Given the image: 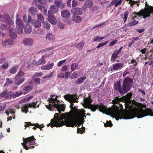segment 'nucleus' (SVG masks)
Segmentation results:
<instances>
[{
	"instance_id": "f257e3e1",
	"label": "nucleus",
	"mask_w": 153,
	"mask_h": 153,
	"mask_svg": "<svg viewBox=\"0 0 153 153\" xmlns=\"http://www.w3.org/2000/svg\"><path fill=\"white\" fill-rule=\"evenodd\" d=\"M59 114L56 113L53 119L51 120V123L47 125L51 127H60L63 125L67 127H73L76 125H81L83 123L85 118L81 115H76L73 120L70 117L69 115L67 113H62L59 117Z\"/></svg>"
},
{
	"instance_id": "e2e57ef3",
	"label": "nucleus",
	"mask_w": 153,
	"mask_h": 153,
	"mask_svg": "<svg viewBox=\"0 0 153 153\" xmlns=\"http://www.w3.org/2000/svg\"><path fill=\"white\" fill-rule=\"evenodd\" d=\"M130 63L133 64V65L134 67H135L137 65L136 61L134 59H132Z\"/></svg>"
},
{
	"instance_id": "864d4df0",
	"label": "nucleus",
	"mask_w": 153,
	"mask_h": 153,
	"mask_svg": "<svg viewBox=\"0 0 153 153\" xmlns=\"http://www.w3.org/2000/svg\"><path fill=\"white\" fill-rule=\"evenodd\" d=\"M138 23V22L134 20L133 21L130 22L128 23V25L129 26H133L135 25Z\"/></svg>"
},
{
	"instance_id": "69168bd1",
	"label": "nucleus",
	"mask_w": 153,
	"mask_h": 153,
	"mask_svg": "<svg viewBox=\"0 0 153 153\" xmlns=\"http://www.w3.org/2000/svg\"><path fill=\"white\" fill-rule=\"evenodd\" d=\"M34 81L38 84H39L40 82L41 79L40 78H35L34 79Z\"/></svg>"
},
{
	"instance_id": "1a4fd4ad",
	"label": "nucleus",
	"mask_w": 153,
	"mask_h": 153,
	"mask_svg": "<svg viewBox=\"0 0 153 153\" xmlns=\"http://www.w3.org/2000/svg\"><path fill=\"white\" fill-rule=\"evenodd\" d=\"M25 74L24 72L21 69L19 70L18 73L15 77L14 84L17 85H19L22 84L25 80L24 78H22Z\"/></svg>"
},
{
	"instance_id": "f3484780",
	"label": "nucleus",
	"mask_w": 153,
	"mask_h": 153,
	"mask_svg": "<svg viewBox=\"0 0 153 153\" xmlns=\"http://www.w3.org/2000/svg\"><path fill=\"white\" fill-rule=\"evenodd\" d=\"M14 43L13 40L11 39H6L2 42V45L3 46H7L13 44Z\"/></svg>"
},
{
	"instance_id": "423d86ee",
	"label": "nucleus",
	"mask_w": 153,
	"mask_h": 153,
	"mask_svg": "<svg viewBox=\"0 0 153 153\" xmlns=\"http://www.w3.org/2000/svg\"><path fill=\"white\" fill-rule=\"evenodd\" d=\"M151 13H153V7L150 6V8L147 10L145 9L144 10L141 9L139 12H134L133 13V16L131 19H132L137 18V16L140 17V16H143V18L146 19L147 17H149L150 16Z\"/></svg>"
},
{
	"instance_id": "412c9836",
	"label": "nucleus",
	"mask_w": 153,
	"mask_h": 153,
	"mask_svg": "<svg viewBox=\"0 0 153 153\" xmlns=\"http://www.w3.org/2000/svg\"><path fill=\"white\" fill-rule=\"evenodd\" d=\"M54 66V64L52 63L50 64L47 65L42 66L41 67V69L44 70H49L51 69Z\"/></svg>"
},
{
	"instance_id": "603ef678",
	"label": "nucleus",
	"mask_w": 153,
	"mask_h": 153,
	"mask_svg": "<svg viewBox=\"0 0 153 153\" xmlns=\"http://www.w3.org/2000/svg\"><path fill=\"white\" fill-rule=\"evenodd\" d=\"M9 65L8 63H5L1 66V68L4 69H7Z\"/></svg>"
},
{
	"instance_id": "8fccbe9b",
	"label": "nucleus",
	"mask_w": 153,
	"mask_h": 153,
	"mask_svg": "<svg viewBox=\"0 0 153 153\" xmlns=\"http://www.w3.org/2000/svg\"><path fill=\"white\" fill-rule=\"evenodd\" d=\"M108 43V41L105 42H104L101 43H99L96 47V48L98 49L100 47H102L103 46L106 45Z\"/></svg>"
},
{
	"instance_id": "c756f323",
	"label": "nucleus",
	"mask_w": 153,
	"mask_h": 153,
	"mask_svg": "<svg viewBox=\"0 0 153 153\" xmlns=\"http://www.w3.org/2000/svg\"><path fill=\"white\" fill-rule=\"evenodd\" d=\"M54 3L56 6L62 9L64 8L65 6L64 3L57 1H54Z\"/></svg>"
},
{
	"instance_id": "338daca9",
	"label": "nucleus",
	"mask_w": 153,
	"mask_h": 153,
	"mask_svg": "<svg viewBox=\"0 0 153 153\" xmlns=\"http://www.w3.org/2000/svg\"><path fill=\"white\" fill-rule=\"evenodd\" d=\"M42 72L36 73L34 74V76L35 77H40L42 75Z\"/></svg>"
},
{
	"instance_id": "2f4dec72",
	"label": "nucleus",
	"mask_w": 153,
	"mask_h": 153,
	"mask_svg": "<svg viewBox=\"0 0 153 153\" xmlns=\"http://www.w3.org/2000/svg\"><path fill=\"white\" fill-rule=\"evenodd\" d=\"M55 38V36L52 33H48L46 35V39L49 41L53 40Z\"/></svg>"
},
{
	"instance_id": "6ab92c4d",
	"label": "nucleus",
	"mask_w": 153,
	"mask_h": 153,
	"mask_svg": "<svg viewBox=\"0 0 153 153\" xmlns=\"http://www.w3.org/2000/svg\"><path fill=\"white\" fill-rule=\"evenodd\" d=\"M29 13L33 16L36 15L38 13V11L36 8L31 7L28 10Z\"/></svg>"
},
{
	"instance_id": "774afa93",
	"label": "nucleus",
	"mask_w": 153,
	"mask_h": 153,
	"mask_svg": "<svg viewBox=\"0 0 153 153\" xmlns=\"http://www.w3.org/2000/svg\"><path fill=\"white\" fill-rule=\"evenodd\" d=\"M57 77L59 78H64V74L63 73H60L59 74L57 75Z\"/></svg>"
},
{
	"instance_id": "f704fd0d",
	"label": "nucleus",
	"mask_w": 153,
	"mask_h": 153,
	"mask_svg": "<svg viewBox=\"0 0 153 153\" xmlns=\"http://www.w3.org/2000/svg\"><path fill=\"white\" fill-rule=\"evenodd\" d=\"M32 87L31 85H27L24 87L23 88V91H27V92H25L26 94L30 91L32 89Z\"/></svg>"
},
{
	"instance_id": "4c0bfd02",
	"label": "nucleus",
	"mask_w": 153,
	"mask_h": 153,
	"mask_svg": "<svg viewBox=\"0 0 153 153\" xmlns=\"http://www.w3.org/2000/svg\"><path fill=\"white\" fill-rule=\"evenodd\" d=\"M13 93L11 91L7 92V91L6 95H5V98H9L10 99L13 98Z\"/></svg>"
},
{
	"instance_id": "c03bdc74",
	"label": "nucleus",
	"mask_w": 153,
	"mask_h": 153,
	"mask_svg": "<svg viewBox=\"0 0 153 153\" xmlns=\"http://www.w3.org/2000/svg\"><path fill=\"white\" fill-rule=\"evenodd\" d=\"M129 14L128 12L126 11L124 13L123 15H124V18H123V19L124 20V23H125L128 18V15Z\"/></svg>"
},
{
	"instance_id": "3c124183",
	"label": "nucleus",
	"mask_w": 153,
	"mask_h": 153,
	"mask_svg": "<svg viewBox=\"0 0 153 153\" xmlns=\"http://www.w3.org/2000/svg\"><path fill=\"white\" fill-rule=\"evenodd\" d=\"M50 9L51 10L54 12H57L58 10V9L54 5H52L50 6Z\"/></svg>"
},
{
	"instance_id": "f03ea898",
	"label": "nucleus",
	"mask_w": 153,
	"mask_h": 153,
	"mask_svg": "<svg viewBox=\"0 0 153 153\" xmlns=\"http://www.w3.org/2000/svg\"><path fill=\"white\" fill-rule=\"evenodd\" d=\"M130 107L133 108V110L131 111H127L123 112H120L115 108H111V114L116 117L117 120L122 118L129 119L135 117L140 118L148 115L153 116V112L150 109L146 108L145 110L138 109L136 106H133V105H130Z\"/></svg>"
},
{
	"instance_id": "0e129e2a",
	"label": "nucleus",
	"mask_w": 153,
	"mask_h": 153,
	"mask_svg": "<svg viewBox=\"0 0 153 153\" xmlns=\"http://www.w3.org/2000/svg\"><path fill=\"white\" fill-rule=\"evenodd\" d=\"M65 62H66L65 59L60 61L59 62H58L57 65V66L58 67L61 66L62 65V64Z\"/></svg>"
},
{
	"instance_id": "c85d7f7f",
	"label": "nucleus",
	"mask_w": 153,
	"mask_h": 153,
	"mask_svg": "<svg viewBox=\"0 0 153 153\" xmlns=\"http://www.w3.org/2000/svg\"><path fill=\"white\" fill-rule=\"evenodd\" d=\"M13 93V98H15L16 97L20 96L22 94H26L25 92H22L21 91H16L15 93Z\"/></svg>"
},
{
	"instance_id": "72a5a7b5",
	"label": "nucleus",
	"mask_w": 153,
	"mask_h": 153,
	"mask_svg": "<svg viewBox=\"0 0 153 153\" xmlns=\"http://www.w3.org/2000/svg\"><path fill=\"white\" fill-rule=\"evenodd\" d=\"M105 38L104 37H100L98 36H94L93 39V41L94 42H100Z\"/></svg>"
},
{
	"instance_id": "0eeeda50",
	"label": "nucleus",
	"mask_w": 153,
	"mask_h": 153,
	"mask_svg": "<svg viewBox=\"0 0 153 153\" xmlns=\"http://www.w3.org/2000/svg\"><path fill=\"white\" fill-rule=\"evenodd\" d=\"M23 143H22V145L26 150L34 148L33 145H35V143L36 140L33 136L25 138H23Z\"/></svg>"
},
{
	"instance_id": "a211bd4d",
	"label": "nucleus",
	"mask_w": 153,
	"mask_h": 153,
	"mask_svg": "<svg viewBox=\"0 0 153 153\" xmlns=\"http://www.w3.org/2000/svg\"><path fill=\"white\" fill-rule=\"evenodd\" d=\"M9 33L10 37L12 39H15L17 37V33L14 29H10L9 30Z\"/></svg>"
},
{
	"instance_id": "37998d69",
	"label": "nucleus",
	"mask_w": 153,
	"mask_h": 153,
	"mask_svg": "<svg viewBox=\"0 0 153 153\" xmlns=\"http://www.w3.org/2000/svg\"><path fill=\"white\" fill-rule=\"evenodd\" d=\"M104 126L106 127H111L113 125L111 121H107L106 123L104 124Z\"/></svg>"
},
{
	"instance_id": "a18cd8bd",
	"label": "nucleus",
	"mask_w": 153,
	"mask_h": 153,
	"mask_svg": "<svg viewBox=\"0 0 153 153\" xmlns=\"http://www.w3.org/2000/svg\"><path fill=\"white\" fill-rule=\"evenodd\" d=\"M78 67V65L76 63H74L71 65V69L72 71L75 70Z\"/></svg>"
},
{
	"instance_id": "4468645a",
	"label": "nucleus",
	"mask_w": 153,
	"mask_h": 153,
	"mask_svg": "<svg viewBox=\"0 0 153 153\" xmlns=\"http://www.w3.org/2000/svg\"><path fill=\"white\" fill-rule=\"evenodd\" d=\"M33 41L30 38H25L23 41L24 44L26 46H31L33 44Z\"/></svg>"
},
{
	"instance_id": "dca6fc26",
	"label": "nucleus",
	"mask_w": 153,
	"mask_h": 153,
	"mask_svg": "<svg viewBox=\"0 0 153 153\" xmlns=\"http://www.w3.org/2000/svg\"><path fill=\"white\" fill-rule=\"evenodd\" d=\"M62 16L64 18H67L70 16V13L69 10H64L61 12Z\"/></svg>"
},
{
	"instance_id": "de8ad7c7",
	"label": "nucleus",
	"mask_w": 153,
	"mask_h": 153,
	"mask_svg": "<svg viewBox=\"0 0 153 153\" xmlns=\"http://www.w3.org/2000/svg\"><path fill=\"white\" fill-rule=\"evenodd\" d=\"M43 57V56L39 60L38 62H37V65H39L41 64H43L45 63L46 61L44 59Z\"/></svg>"
},
{
	"instance_id": "4be33fe9",
	"label": "nucleus",
	"mask_w": 153,
	"mask_h": 153,
	"mask_svg": "<svg viewBox=\"0 0 153 153\" xmlns=\"http://www.w3.org/2000/svg\"><path fill=\"white\" fill-rule=\"evenodd\" d=\"M48 21L52 24L56 25L57 23V21L54 16L51 15L48 18Z\"/></svg>"
},
{
	"instance_id": "7ed1b4c3",
	"label": "nucleus",
	"mask_w": 153,
	"mask_h": 153,
	"mask_svg": "<svg viewBox=\"0 0 153 153\" xmlns=\"http://www.w3.org/2000/svg\"><path fill=\"white\" fill-rule=\"evenodd\" d=\"M133 82L132 78L129 77H126L123 80L122 86L119 82L115 83L114 89L118 91L120 94L126 93L130 90Z\"/></svg>"
},
{
	"instance_id": "58836bf2",
	"label": "nucleus",
	"mask_w": 153,
	"mask_h": 153,
	"mask_svg": "<svg viewBox=\"0 0 153 153\" xmlns=\"http://www.w3.org/2000/svg\"><path fill=\"white\" fill-rule=\"evenodd\" d=\"M92 4V2L90 0H87L85 3V6L87 7H91Z\"/></svg>"
},
{
	"instance_id": "f8f14e48",
	"label": "nucleus",
	"mask_w": 153,
	"mask_h": 153,
	"mask_svg": "<svg viewBox=\"0 0 153 153\" xmlns=\"http://www.w3.org/2000/svg\"><path fill=\"white\" fill-rule=\"evenodd\" d=\"M82 9L79 7H76L72 9L71 10V12L74 15H81L83 13Z\"/></svg>"
},
{
	"instance_id": "c9c22d12",
	"label": "nucleus",
	"mask_w": 153,
	"mask_h": 153,
	"mask_svg": "<svg viewBox=\"0 0 153 153\" xmlns=\"http://www.w3.org/2000/svg\"><path fill=\"white\" fill-rule=\"evenodd\" d=\"M17 66H14L10 68L9 69V72L12 74H15L17 71Z\"/></svg>"
},
{
	"instance_id": "13d9d810",
	"label": "nucleus",
	"mask_w": 153,
	"mask_h": 153,
	"mask_svg": "<svg viewBox=\"0 0 153 153\" xmlns=\"http://www.w3.org/2000/svg\"><path fill=\"white\" fill-rule=\"evenodd\" d=\"M3 28H2V26L0 25V36L2 37H4L5 35L4 33H2Z\"/></svg>"
},
{
	"instance_id": "cd10ccee",
	"label": "nucleus",
	"mask_w": 153,
	"mask_h": 153,
	"mask_svg": "<svg viewBox=\"0 0 153 153\" xmlns=\"http://www.w3.org/2000/svg\"><path fill=\"white\" fill-rule=\"evenodd\" d=\"M25 31L27 33H30L32 30V28L31 26L29 24H27L25 26Z\"/></svg>"
},
{
	"instance_id": "ddd939ff",
	"label": "nucleus",
	"mask_w": 153,
	"mask_h": 153,
	"mask_svg": "<svg viewBox=\"0 0 153 153\" xmlns=\"http://www.w3.org/2000/svg\"><path fill=\"white\" fill-rule=\"evenodd\" d=\"M123 64L120 63H115L112 65L111 70L112 71L113 70H120L123 67Z\"/></svg>"
},
{
	"instance_id": "7c9ffc66",
	"label": "nucleus",
	"mask_w": 153,
	"mask_h": 153,
	"mask_svg": "<svg viewBox=\"0 0 153 153\" xmlns=\"http://www.w3.org/2000/svg\"><path fill=\"white\" fill-rule=\"evenodd\" d=\"M85 42L83 40L81 41L77 45L76 48L79 49V51L82 50L84 45Z\"/></svg>"
},
{
	"instance_id": "9d476101",
	"label": "nucleus",
	"mask_w": 153,
	"mask_h": 153,
	"mask_svg": "<svg viewBox=\"0 0 153 153\" xmlns=\"http://www.w3.org/2000/svg\"><path fill=\"white\" fill-rule=\"evenodd\" d=\"M16 28L19 34H22L23 32V30L24 27L22 21L19 18L16 19Z\"/></svg>"
},
{
	"instance_id": "6e6d98bb",
	"label": "nucleus",
	"mask_w": 153,
	"mask_h": 153,
	"mask_svg": "<svg viewBox=\"0 0 153 153\" xmlns=\"http://www.w3.org/2000/svg\"><path fill=\"white\" fill-rule=\"evenodd\" d=\"M33 97V96H31L28 97H27L26 98H24L23 99V102H27L28 101H29Z\"/></svg>"
},
{
	"instance_id": "aec40b11",
	"label": "nucleus",
	"mask_w": 153,
	"mask_h": 153,
	"mask_svg": "<svg viewBox=\"0 0 153 153\" xmlns=\"http://www.w3.org/2000/svg\"><path fill=\"white\" fill-rule=\"evenodd\" d=\"M25 129H26V128L27 127H29L30 126H35L36 127V128H40V126L38 124V123H33L32 124L30 122H25Z\"/></svg>"
},
{
	"instance_id": "bb28decb",
	"label": "nucleus",
	"mask_w": 153,
	"mask_h": 153,
	"mask_svg": "<svg viewBox=\"0 0 153 153\" xmlns=\"http://www.w3.org/2000/svg\"><path fill=\"white\" fill-rule=\"evenodd\" d=\"M86 78L85 76H83L79 78L75 81V84L79 85L82 83Z\"/></svg>"
},
{
	"instance_id": "473e14b6",
	"label": "nucleus",
	"mask_w": 153,
	"mask_h": 153,
	"mask_svg": "<svg viewBox=\"0 0 153 153\" xmlns=\"http://www.w3.org/2000/svg\"><path fill=\"white\" fill-rule=\"evenodd\" d=\"M4 18L6 21L9 24H10L11 23H13V21L10 18L9 16L6 14L4 15Z\"/></svg>"
},
{
	"instance_id": "bf43d9fd",
	"label": "nucleus",
	"mask_w": 153,
	"mask_h": 153,
	"mask_svg": "<svg viewBox=\"0 0 153 153\" xmlns=\"http://www.w3.org/2000/svg\"><path fill=\"white\" fill-rule=\"evenodd\" d=\"M58 27L60 28H63L64 27V25L61 22H59L58 23Z\"/></svg>"
},
{
	"instance_id": "a19ab883",
	"label": "nucleus",
	"mask_w": 153,
	"mask_h": 153,
	"mask_svg": "<svg viewBox=\"0 0 153 153\" xmlns=\"http://www.w3.org/2000/svg\"><path fill=\"white\" fill-rule=\"evenodd\" d=\"M121 101V98H119L118 97H116L115 99L113 100V102L114 104H116L119 103Z\"/></svg>"
},
{
	"instance_id": "393cba45",
	"label": "nucleus",
	"mask_w": 153,
	"mask_h": 153,
	"mask_svg": "<svg viewBox=\"0 0 153 153\" xmlns=\"http://www.w3.org/2000/svg\"><path fill=\"white\" fill-rule=\"evenodd\" d=\"M23 21L26 23H29L31 21L32 18L29 15L27 16L26 15H25L23 17Z\"/></svg>"
},
{
	"instance_id": "a878e982",
	"label": "nucleus",
	"mask_w": 153,
	"mask_h": 153,
	"mask_svg": "<svg viewBox=\"0 0 153 153\" xmlns=\"http://www.w3.org/2000/svg\"><path fill=\"white\" fill-rule=\"evenodd\" d=\"M71 110L73 113L74 117L75 116H76V115H78V114L81 111V109L79 110L77 109V108L75 106L73 107H72V108H71Z\"/></svg>"
},
{
	"instance_id": "052dcab7",
	"label": "nucleus",
	"mask_w": 153,
	"mask_h": 153,
	"mask_svg": "<svg viewBox=\"0 0 153 153\" xmlns=\"http://www.w3.org/2000/svg\"><path fill=\"white\" fill-rule=\"evenodd\" d=\"M77 73L76 72H74L72 74L71 76V79H73V78L77 77Z\"/></svg>"
},
{
	"instance_id": "e433bc0d",
	"label": "nucleus",
	"mask_w": 153,
	"mask_h": 153,
	"mask_svg": "<svg viewBox=\"0 0 153 153\" xmlns=\"http://www.w3.org/2000/svg\"><path fill=\"white\" fill-rule=\"evenodd\" d=\"M38 8L41 11L47 9L46 6L44 4H39L37 6Z\"/></svg>"
},
{
	"instance_id": "ea45409f",
	"label": "nucleus",
	"mask_w": 153,
	"mask_h": 153,
	"mask_svg": "<svg viewBox=\"0 0 153 153\" xmlns=\"http://www.w3.org/2000/svg\"><path fill=\"white\" fill-rule=\"evenodd\" d=\"M44 27L46 29L49 30L50 27V24L47 22L45 21L43 23Z\"/></svg>"
},
{
	"instance_id": "09e8293b",
	"label": "nucleus",
	"mask_w": 153,
	"mask_h": 153,
	"mask_svg": "<svg viewBox=\"0 0 153 153\" xmlns=\"http://www.w3.org/2000/svg\"><path fill=\"white\" fill-rule=\"evenodd\" d=\"M114 1H115L116 3L114 4V6L116 7L118 5L121 4L122 2V0H114Z\"/></svg>"
},
{
	"instance_id": "39448f33",
	"label": "nucleus",
	"mask_w": 153,
	"mask_h": 153,
	"mask_svg": "<svg viewBox=\"0 0 153 153\" xmlns=\"http://www.w3.org/2000/svg\"><path fill=\"white\" fill-rule=\"evenodd\" d=\"M49 102L52 103V104H49L48 106H46L47 108L50 111H53L54 108H56L57 110L59 112L58 116H59L60 114H61V111H64L65 110V107L64 104H61L58 103L59 101L57 100V97H56L55 99L51 98L49 100Z\"/></svg>"
},
{
	"instance_id": "5fc2aeb1",
	"label": "nucleus",
	"mask_w": 153,
	"mask_h": 153,
	"mask_svg": "<svg viewBox=\"0 0 153 153\" xmlns=\"http://www.w3.org/2000/svg\"><path fill=\"white\" fill-rule=\"evenodd\" d=\"M6 107V104H1L0 103V111H3L5 108Z\"/></svg>"
},
{
	"instance_id": "4d7b16f0",
	"label": "nucleus",
	"mask_w": 153,
	"mask_h": 153,
	"mask_svg": "<svg viewBox=\"0 0 153 153\" xmlns=\"http://www.w3.org/2000/svg\"><path fill=\"white\" fill-rule=\"evenodd\" d=\"M78 4L77 1L75 0H73L72 2L71 6L72 7H76Z\"/></svg>"
},
{
	"instance_id": "5701e85b",
	"label": "nucleus",
	"mask_w": 153,
	"mask_h": 153,
	"mask_svg": "<svg viewBox=\"0 0 153 153\" xmlns=\"http://www.w3.org/2000/svg\"><path fill=\"white\" fill-rule=\"evenodd\" d=\"M119 53L117 51H115L113 53L111 57V62H114L116 58H118V54Z\"/></svg>"
},
{
	"instance_id": "9b49d317",
	"label": "nucleus",
	"mask_w": 153,
	"mask_h": 153,
	"mask_svg": "<svg viewBox=\"0 0 153 153\" xmlns=\"http://www.w3.org/2000/svg\"><path fill=\"white\" fill-rule=\"evenodd\" d=\"M37 102V101H36V102H33L32 103H28L24 105L22 108V111L25 113H27L28 112V108H36Z\"/></svg>"
},
{
	"instance_id": "2eb2a0df",
	"label": "nucleus",
	"mask_w": 153,
	"mask_h": 153,
	"mask_svg": "<svg viewBox=\"0 0 153 153\" xmlns=\"http://www.w3.org/2000/svg\"><path fill=\"white\" fill-rule=\"evenodd\" d=\"M31 24L32 25L36 28L39 27L41 26V22L38 19L31 20Z\"/></svg>"
},
{
	"instance_id": "6e6552de",
	"label": "nucleus",
	"mask_w": 153,
	"mask_h": 153,
	"mask_svg": "<svg viewBox=\"0 0 153 153\" xmlns=\"http://www.w3.org/2000/svg\"><path fill=\"white\" fill-rule=\"evenodd\" d=\"M64 98L66 100L68 101L71 103L70 107L71 109L74 107V103L78 102L77 100V95L76 94H66L64 96Z\"/></svg>"
},
{
	"instance_id": "49530a36",
	"label": "nucleus",
	"mask_w": 153,
	"mask_h": 153,
	"mask_svg": "<svg viewBox=\"0 0 153 153\" xmlns=\"http://www.w3.org/2000/svg\"><path fill=\"white\" fill-rule=\"evenodd\" d=\"M85 110L83 109H81V111L78 114V115H81L84 118L86 117V116L85 115Z\"/></svg>"
},
{
	"instance_id": "b1692460",
	"label": "nucleus",
	"mask_w": 153,
	"mask_h": 153,
	"mask_svg": "<svg viewBox=\"0 0 153 153\" xmlns=\"http://www.w3.org/2000/svg\"><path fill=\"white\" fill-rule=\"evenodd\" d=\"M72 20L76 23H80L82 21V18L80 16L78 15H74L72 17Z\"/></svg>"
},
{
	"instance_id": "79ce46f5",
	"label": "nucleus",
	"mask_w": 153,
	"mask_h": 153,
	"mask_svg": "<svg viewBox=\"0 0 153 153\" xmlns=\"http://www.w3.org/2000/svg\"><path fill=\"white\" fill-rule=\"evenodd\" d=\"M37 18L39 20V21L41 22H44V18L43 17V15L41 14H38L37 15Z\"/></svg>"
},
{
	"instance_id": "680f3d73",
	"label": "nucleus",
	"mask_w": 153,
	"mask_h": 153,
	"mask_svg": "<svg viewBox=\"0 0 153 153\" xmlns=\"http://www.w3.org/2000/svg\"><path fill=\"white\" fill-rule=\"evenodd\" d=\"M2 26V28H3V30H6L9 27V25L6 24H2L1 25Z\"/></svg>"
},
{
	"instance_id": "20e7f679",
	"label": "nucleus",
	"mask_w": 153,
	"mask_h": 153,
	"mask_svg": "<svg viewBox=\"0 0 153 153\" xmlns=\"http://www.w3.org/2000/svg\"><path fill=\"white\" fill-rule=\"evenodd\" d=\"M84 101L83 106L85 108L90 109L92 111L94 112L97 109H99V111L104 114L107 111L106 107L102 103H100L99 104H91V103L92 102V100L89 97L84 98Z\"/></svg>"
}]
</instances>
